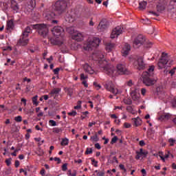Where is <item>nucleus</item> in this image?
Here are the masks:
<instances>
[{
	"label": "nucleus",
	"instance_id": "412c9836",
	"mask_svg": "<svg viewBox=\"0 0 176 176\" xmlns=\"http://www.w3.org/2000/svg\"><path fill=\"white\" fill-rule=\"evenodd\" d=\"M36 6V1L35 0H30L28 4V8H29V12L34 10V8Z\"/></svg>",
	"mask_w": 176,
	"mask_h": 176
},
{
	"label": "nucleus",
	"instance_id": "5fc2aeb1",
	"mask_svg": "<svg viewBox=\"0 0 176 176\" xmlns=\"http://www.w3.org/2000/svg\"><path fill=\"white\" fill-rule=\"evenodd\" d=\"M148 14H153V16H156L157 17L159 16V13L155 12L153 11H150L148 12Z\"/></svg>",
	"mask_w": 176,
	"mask_h": 176
},
{
	"label": "nucleus",
	"instance_id": "1a4fd4ad",
	"mask_svg": "<svg viewBox=\"0 0 176 176\" xmlns=\"http://www.w3.org/2000/svg\"><path fill=\"white\" fill-rule=\"evenodd\" d=\"M144 42H145V38H144V36H142V35H139L133 41V47H135V49L140 47V46H141Z\"/></svg>",
	"mask_w": 176,
	"mask_h": 176
},
{
	"label": "nucleus",
	"instance_id": "c756f323",
	"mask_svg": "<svg viewBox=\"0 0 176 176\" xmlns=\"http://www.w3.org/2000/svg\"><path fill=\"white\" fill-rule=\"evenodd\" d=\"M67 32H68V34H70V35H74V34H75L76 32V31H75V28L74 27H69L67 28L66 29Z\"/></svg>",
	"mask_w": 176,
	"mask_h": 176
},
{
	"label": "nucleus",
	"instance_id": "774afa93",
	"mask_svg": "<svg viewBox=\"0 0 176 176\" xmlns=\"http://www.w3.org/2000/svg\"><path fill=\"white\" fill-rule=\"evenodd\" d=\"M54 45H63V41H56L55 43H54Z\"/></svg>",
	"mask_w": 176,
	"mask_h": 176
},
{
	"label": "nucleus",
	"instance_id": "f3484780",
	"mask_svg": "<svg viewBox=\"0 0 176 176\" xmlns=\"http://www.w3.org/2000/svg\"><path fill=\"white\" fill-rule=\"evenodd\" d=\"M11 8L12 9L14 13H19V10L20 8L19 7V4L15 0H11Z\"/></svg>",
	"mask_w": 176,
	"mask_h": 176
},
{
	"label": "nucleus",
	"instance_id": "bf43d9fd",
	"mask_svg": "<svg viewBox=\"0 0 176 176\" xmlns=\"http://www.w3.org/2000/svg\"><path fill=\"white\" fill-rule=\"evenodd\" d=\"M157 9L158 12H162V10H164V7L160 6H157Z\"/></svg>",
	"mask_w": 176,
	"mask_h": 176
},
{
	"label": "nucleus",
	"instance_id": "4be33fe9",
	"mask_svg": "<svg viewBox=\"0 0 176 176\" xmlns=\"http://www.w3.org/2000/svg\"><path fill=\"white\" fill-rule=\"evenodd\" d=\"M6 30L7 31H10L14 28V23H13V20H10L7 21V25H6Z\"/></svg>",
	"mask_w": 176,
	"mask_h": 176
},
{
	"label": "nucleus",
	"instance_id": "72a5a7b5",
	"mask_svg": "<svg viewBox=\"0 0 176 176\" xmlns=\"http://www.w3.org/2000/svg\"><path fill=\"white\" fill-rule=\"evenodd\" d=\"M31 32V28L30 27H27L25 30L23 32V34L25 36H28V34Z\"/></svg>",
	"mask_w": 176,
	"mask_h": 176
},
{
	"label": "nucleus",
	"instance_id": "f704fd0d",
	"mask_svg": "<svg viewBox=\"0 0 176 176\" xmlns=\"http://www.w3.org/2000/svg\"><path fill=\"white\" fill-rule=\"evenodd\" d=\"M32 103L34 105H36V107L39 105V102H38V96H35L32 98Z\"/></svg>",
	"mask_w": 176,
	"mask_h": 176
},
{
	"label": "nucleus",
	"instance_id": "58836bf2",
	"mask_svg": "<svg viewBox=\"0 0 176 176\" xmlns=\"http://www.w3.org/2000/svg\"><path fill=\"white\" fill-rule=\"evenodd\" d=\"M176 67H173L170 71H166V74H170V76H173L175 74Z\"/></svg>",
	"mask_w": 176,
	"mask_h": 176
},
{
	"label": "nucleus",
	"instance_id": "c9c22d12",
	"mask_svg": "<svg viewBox=\"0 0 176 176\" xmlns=\"http://www.w3.org/2000/svg\"><path fill=\"white\" fill-rule=\"evenodd\" d=\"M53 133L60 134V133H63V129H61V128H54Z\"/></svg>",
	"mask_w": 176,
	"mask_h": 176
},
{
	"label": "nucleus",
	"instance_id": "37998d69",
	"mask_svg": "<svg viewBox=\"0 0 176 176\" xmlns=\"http://www.w3.org/2000/svg\"><path fill=\"white\" fill-rule=\"evenodd\" d=\"M82 108V101L79 100L78 104L74 107V109H80Z\"/></svg>",
	"mask_w": 176,
	"mask_h": 176
},
{
	"label": "nucleus",
	"instance_id": "8fccbe9b",
	"mask_svg": "<svg viewBox=\"0 0 176 176\" xmlns=\"http://www.w3.org/2000/svg\"><path fill=\"white\" fill-rule=\"evenodd\" d=\"M77 114L78 113H76V111H72V112L68 113L69 116H76Z\"/></svg>",
	"mask_w": 176,
	"mask_h": 176
},
{
	"label": "nucleus",
	"instance_id": "864d4df0",
	"mask_svg": "<svg viewBox=\"0 0 176 176\" xmlns=\"http://www.w3.org/2000/svg\"><path fill=\"white\" fill-rule=\"evenodd\" d=\"M94 85L96 87L97 90H100V89H101V85L97 82H94Z\"/></svg>",
	"mask_w": 176,
	"mask_h": 176
},
{
	"label": "nucleus",
	"instance_id": "f03ea898",
	"mask_svg": "<svg viewBox=\"0 0 176 176\" xmlns=\"http://www.w3.org/2000/svg\"><path fill=\"white\" fill-rule=\"evenodd\" d=\"M155 66H150L148 71L144 72L142 74V80L146 86L155 85V80L151 78L154 75Z\"/></svg>",
	"mask_w": 176,
	"mask_h": 176
},
{
	"label": "nucleus",
	"instance_id": "09e8293b",
	"mask_svg": "<svg viewBox=\"0 0 176 176\" xmlns=\"http://www.w3.org/2000/svg\"><path fill=\"white\" fill-rule=\"evenodd\" d=\"M119 168H120V170H122V171H124V173H126L127 171V170L124 167V165H123V164H120Z\"/></svg>",
	"mask_w": 176,
	"mask_h": 176
},
{
	"label": "nucleus",
	"instance_id": "49530a36",
	"mask_svg": "<svg viewBox=\"0 0 176 176\" xmlns=\"http://www.w3.org/2000/svg\"><path fill=\"white\" fill-rule=\"evenodd\" d=\"M66 170H68V164H64L62 166V171H65Z\"/></svg>",
	"mask_w": 176,
	"mask_h": 176
},
{
	"label": "nucleus",
	"instance_id": "473e14b6",
	"mask_svg": "<svg viewBox=\"0 0 176 176\" xmlns=\"http://www.w3.org/2000/svg\"><path fill=\"white\" fill-rule=\"evenodd\" d=\"M74 20H76V16H69L66 17V21H69V23H74Z\"/></svg>",
	"mask_w": 176,
	"mask_h": 176
},
{
	"label": "nucleus",
	"instance_id": "cd10ccee",
	"mask_svg": "<svg viewBox=\"0 0 176 176\" xmlns=\"http://www.w3.org/2000/svg\"><path fill=\"white\" fill-rule=\"evenodd\" d=\"M69 144V140L67 138H62V141L60 142V145L62 146H67Z\"/></svg>",
	"mask_w": 176,
	"mask_h": 176
},
{
	"label": "nucleus",
	"instance_id": "f8f14e48",
	"mask_svg": "<svg viewBox=\"0 0 176 176\" xmlns=\"http://www.w3.org/2000/svg\"><path fill=\"white\" fill-rule=\"evenodd\" d=\"M30 39L28 38V36H25L22 34L21 38H19L18 41V45L20 46H27L28 45Z\"/></svg>",
	"mask_w": 176,
	"mask_h": 176
},
{
	"label": "nucleus",
	"instance_id": "4468645a",
	"mask_svg": "<svg viewBox=\"0 0 176 176\" xmlns=\"http://www.w3.org/2000/svg\"><path fill=\"white\" fill-rule=\"evenodd\" d=\"M154 156H156V157H160V159L162 160V162H166V159H168V157H174V155L170 153V151H168L165 155L163 157V153L160 152L159 154H154Z\"/></svg>",
	"mask_w": 176,
	"mask_h": 176
},
{
	"label": "nucleus",
	"instance_id": "7c9ffc66",
	"mask_svg": "<svg viewBox=\"0 0 176 176\" xmlns=\"http://www.w3.org/2000/svg\"><path fill=\"white\" fill-rule=\"evenodd\" d=\"M60 91H61V89H60V88H54V89H52L51 91L50 94H54L55 96H57V94H58L60 93Z\"/></svg>",
	"mask_w": 176,
	"mask_h": 176
},
{
	"label": "nucleus",
	"instance_id": "2f4dec72",
	"mask_svg": "<svg viewBox=\"0 0 176 176\" xmlns=\"http://www.w3.org/2000/svg\"><path fill=\"white\" fill-rule=\"evenodd\" d=\"M111 93H113V94H115L116 96V94H121L122 93V90H119L118 89H115V88H111L110 89Z\"/></svg>",
	"mask_w": 176,
	"mask_h": 176
},
{
	"label": "nucleus",
	"instance_id": "aec40b11",
	"mask_svg": "<svg viewBox=\"0 0 176 176\" xmlns=\"http://www.w3.org/2000/svg\"><path fill=\"white\" fill-rule=\"evenodd\" d=\"M157 94L160 100H164V98H166L167 96L166 94V91H164V90L159 91V89H157Z\"/></svg>",
	"mask_w": 176,
	"mask_h": 176
},
{
	"label": "nucleus",
	"instance_id": "a18cd8bd",
	"mask_svg": "<svg viewBox=\"0 0 176 176\" xmlns=\"http://www.w3.org/2000/svg\"><path fill=\"white\" fill-rule=\"evenodd\" d=\"M91 160L94 167H98V162L96 161L94 159H91Z\"/></svg>",
	"mask_w": 176,
	"mask_h": 176
},
{
	"label": "nucleus",
	"instance_id": "3c124183",
	"mask_svg": "<svg viewBox=\"0 0 176 176\" xmlns=\"http://www.w3.org/2000/svg\"><path fill=\"white\" fill-rule=\"evenodd\" d=\"M124 127L125 129H130V127H131V124L125 122V123H124Z\"/></svg>",
	"mask_w": 176,
	"mask_h": 176
},
{
	"label": "nucleus",
	"instance_id": "ddd939ff",
	"mask_svg": "<svg viewBox=\"0 0 176 176\" xmlns=\"http://www.w3.org/2000/svg\"><path fill=\"white\" fill-rule=\"evenodd\" d=\"M148 155V151H144V149L140 148V151H136V156L135 159L136 160H140V158L144 159V157H146Z\"/></svg>",
	"mask_w": 176,
	"mask_h": 176
},
{
	"label": "nucleus",
	"instance_id": "4d7b16f0",
	"mask_svg": "<svg viewBox=\"0 0 176 176\" xmlns=\"http://www.w3.org/2000/svg\"><path fill=\"white\" fill-rule=\"evenodd\" d=\"M67 94L68 96H69V97H72V94H73L72 89H67Z\"/></svg>",
	"mask_w": 176,
	"mask_h": 176
},
{
	"label": "nucleus",
	"instance_id": "ea45409f",
	"mask_svg": "<svg viewBox=\"0 0 176 176\" xmlns=\"http://www.w3.org/2000/svg\"><path fill=\"white\" fill-rule=\"evenodd\" d=\"M49 124H50V126H51L52 127L57 126V122H56V121H54L53 120H50L49 121Z\"/></svg>",
	"mask_w": 176,
	"mask_h": 176
},
{
	"label": "nucleus",
	"instance_id": "6e6552de",
	"mask_svg": "<svg viewBox=\"0 0 176 176\" xmlns=\"http://www.w3.org/2000/svg\"><path fill=\"white\" fill-rule=\"evenodd\" d=\"M130 95L133 101L135 102H140V98H141V96L140 95V89L138 88H131Z\"/></svg>",
	"mask_w": 176,
	"mask_h": 176
},
{
	"label": "nucleus",
	"instance_id": "4c0bfd02",
	"mask_svg": "<svg viewBox=\"0 0 176 176\" xmlns=\"http://www.w3.org/2000/svg\"><path fill=\"white\" fill-rule=\"evenodd\" d=\"M168 142L170 146H174V145H175L176 140L174 138H169Z\"/></svg>",
	"mask_w": 176,
	"mask_h": 176
},
{
	"label": "nucleus",
	"instance_id": "0eeeda50",
	"mask_svg": "<svg viewBox=\"0 0 176 176\" xmlns=\"http://www.w3.org/2000/svg\"><path fill=\"white\" fill-rule=\"evenodd\" d=\"M168 63V56L166 53L163 52L162 58L160 59L157 65L160 69L167 68V63Z\"/></svg>",
	"mask_w": 176,
	"mask_h": 176
},
{
	"label": "nucleus",
	"instance_id": "680f3d73",
	"mask_svg": "<svg viewBox=\"0 0 176 176\" xmlns=\"http://www.w3.org/2000/svg\"><path fill=\"white\" fill-rule=\"evenodd\" d=\"M95 124H96V122L93 121L91 122H89L88 126L89 127H93V126H95Z\"/></svg>",
	"mask_w": 176,
	"mask_h": 176
},
{
	"label": "nucleus",
	"instance_id": "2eb2a0df",
	"mask_svg": "<svg viewBox=\"0 0 176 176\" xmlns=\"http://www.w3.org/2000/svg\"><path fill=\"white\" fill-rule=\"evenodd\" d=\"M130 50H131V47L130 46V45L125 44L121 51V53L123 57H126L129 56V53H130Z\"/></svg>",
	"mask_w": 176,
	"mask_h": 176
},
{
	"label": "nucleus",
	"instance_id": "de8ad7c7",
	"mask_svg": "<svg viewBox=\"0 0 176 176\" xmlns=\"http://www.w3.org/2000/svg\"><path fill=\"white\" fill-rule=\"evenodd\" d=\"M116 141H118V137L117 136H114L111 141V144H116Z\"/></svg>",
	"mask_w": 176,
	"mask_h": 176
},
{
	"label": "nucleus",
	"instance_id": "9b49d317",
	"mask_svg": "<svg viewBox=\"0 0 176 176\" xmlns=\"http://www.w3.org/2000/svg\"><path fill=\"white\" fill-rule=\"evenodd\" d=\"M122 32V28H120V26H118L112 30L110 38L111 39H115L118 38V36H119V35H120Z\"/></svg>",
	"mask_w": 176,
	"mask_h": 176
},
{
	"label": "nucleus",
	"instance_id": "a878e982",
	"mask_svg": "<svg viewBox=\"0 0 176 176\" xmlns=\"http://www.w3.org/2000/svg\"><path fill=\"white\" fill-rule=\"evenodd\" d=\"M171 118V114L165 113L160 117V120H168Z\"/></svg>",
	"mask_w": 176,
	"mask_h": 176
},
{
	"label": "nucleus",
	"instance_id": "e433bc0d",
	"mask_svg": "<svg viewBox=\"0 0 176 176\" xmlns=\"http://www.w3.org/2000/svg\"><path fill=\"white\" fill-rule=\"evenodd\" d=\"M124 104H126V105H131L133 104V100L130 98H125L124 99Z\"/></svg>",
	"mask_w": 176,
	"mask_h": 176
},
{
	"label": "nucleus",
	"instance_id": "6e6d98bb",
	"mask_svg": "<svg viewBox=\"0 0 176 176\" xmlns=\"http://www.w3.org/2000/svg\"><path fill=\"white\" fill-rule=\"evenodd\" d=\"M141 94L143 96H146V89L145 88H142L141 89Z\"/></svg>",
	"mask_w": 176,
	"mask_h": 176
},
{
	"label": "nucleus",
	"instance_id": "c03bdc74",
	"mask_svg": "<svg viewBox=\"0 0 176 176\" xmlns=\"http://www.w3.org/2000/svg\"><path fill=\"white\" fill-rule=\"evenodd\" d=\"M127 86H129V87H134V84L133 83V80H130L126 82Z\"/></svg>",
	"mask_w": 176,
	"mask_h": 176
},
{
	"label": "nucleus",
	"instance_id": "20e7f679",
	"mask_svg": "<svg viewBox=\"0 0 176 176\" xmlns=\"http://www.w3.org/2000/svg\"><path fill=\"white\" fill-rule=\"evenodd\" d=\"M33 28L37 30L39 35L45 38L47 36V34H49V28L46 24H36L33 25Z\"/></svg>",
	"mask_w": 176,
	"mask_h": 176
},
{
	"label": "nucleus",
	"instance_id": "dca6fc26",
	"mask_svg": "<svg viewBox=\"0 0 176 176\" xmlns=\"http://www.w3.org/2000/svg\"><path fill=\"white\" fill-rule=\"evenodd\" d=\"M72 38L78 42H80V41L83 40V34L78 31H76V32H74L72 36Z\"/></svg>",
	"mask_w": 176,
	"mask_h": 176
},
{
	"label": "nucleus",
	"instance_id": "a19ab883",
	"mask_svg": "<svg viewBox=\"0 0 176 176\" xmlns=\"http://www.w3.org/2000/svg\"><path fill=\"white\" fill-rule=\"evenodd\" d=\"M15 122H17L18 123H20L23 120V117L21 116H18L14 118Z\"/></svg>",
	"mask_w": 176,
	"mask_h": 176
},
{
	"label": "nucleus",
	"instance_id": "f257e3e1",
	"mask_svg": "<svg viewBox=\"0 0 176 176\" xmlns=\"http://www.w3.org/2000/svg\"><path fill=\"white\" fill-rule=\"evenodd\" d=\"M94 57H96V61L99 63V67L101 71H103L109 76H117V75H124L127 74V68L126 65L118 64L116 66L117 69L112 65L108 64V61L104 59V55L101 52L94 54Z\"/></svg>",
	"mask_w": 176,
	"mask_h": 176
},
{
	"label": "nucleus",
	"instance_id": "9d476101",
	"mask_svg": "<svg viewBox=\"0 0 176 176\" xmlns=\"http://www.w3.org/2000/svg\"><path fill=\"white\" fill-rule=\"evenodd\" d=\"M52 33L54 36H56V38H58V36H63V34H64V29L60 26H55L52 29Z\"/></svg>",
	"mask_w": 176,
	"mask_h": 176
},
{
	"label": "nucleus",
	"instance_id": "393cba45",
	"mask_svg": "<svg viewBox=\"0 0 176 176\" xmlns=\"http://www.w3.org/2000/svg\"><path fill=\"white\" fill-rule=\"evenodd\" d=\"M105 49L109 53V52H112V50H113V49H115V44L109 43L106 45Z\"/></svg>",
	"mask_w": 176,
	"mask_h": 176
},
{
	"label": "nucleus",
	"instance_id": "b1692460",
	"mask_svg": "<svg viewBox=\"0 0 176 176\" xmlns=\"http://www.w3.org/2000/svg\"><path fill=\"white\" fill-rule=\"evenodd\" d=\"M132 120L136 127H138L139 126H141V124H142V120L139 117L136 118H133Z\"/></svg>",
	"mask_w": 176,
	"mask_h": 176
},
{
	"label": "nucleus",
	"instance_id": "338daca9",
	"mask_svg": "<svg viewBox=\"0 0 176 176\" xmlns=\"http://www.w3.org/2000/svg\"><path fill=\"white\" fill-rule=\"evenodd\" d=\"M172 105H173V107H176V98L173 100Z\"/></svg>",
	"mask_w": 176,
	"mask_h": 176
},
{
	"label": "nucleus",
	"instance_id": "5701e85b",
	"mask_svg": "<svg viewBox=\"0 0 176 176\" xmlns=\"http://www.w3.org/2000/svg\"><path fill=\"white\" fill-rule=\"evenodd\" d=\"M43 16L46 20H52V19H54L56 14L54 12H48L43 14Z\"/></svg>",
	"mask_w": 176,
	"mask_h": 176
},
{
	"label": "nucleus",
	"instance_id": "6ab92c4d",
	"mask_svg": "<svg viewBox=\"0 0 176 176\" xmlns=\"http://www.w3.org/2000/svg\"><path fill=\"white\" fill-rule=\"evenodd\" d=\"M83 68L85 72H87V74H94V69H93V68L90 67L89 64L86 63L85 65H84Z\"/></svg>",
	"mask_w": 176,
	"mask_h": 176
},
{
	"label": "nucleus",
	"instance_id": "052dcab7",
	"mask_svg": "<svg viewBox=\"0 0 176 176\" xmlns=\"http://www.w3.org/2000/svg\"><path fill=\"white\" fill-rule=\"evenodd\" d=\"M54 162H57L58 164H60V163H61V159H60L58 157H54Z\"/></svg>",
	"mask_w": 176,
	"mask_h": 176
},
{
	"label": "nucleus",
	"instance_id": "7ed1b4c3",
	"mask_svg": "<svg viewBox=\"0 0 176 176\" xmlns=\"http://www.w3.org/2000/svg\"><path fill=\"white\" fill-rule=\"evenodd\" d=\"M100 42H101V40L96 37L89 39L87 45L84 46V50H93V49H96V47H98V46H100Z\"/></svg>",
	"mask_w": 176,
	"mask_h": 176
},
{
	"label": "nucleus",
	"instance_id": "69168bd1",
	"mask_svg": "<svg viewBox=\"0 0 176 176\" xmlns=\"http://www.w3.org/2000/svg\"><path fill=\"white\" fill-rule=\"evenodd\" d=\"M139 144L140 145V146H145V142L144 140H140Z\"/></svg>",
	"mask_w": 176,
	"mask_h": 176
},
{
	"label": "nucleus",
	"instance_id": "0e129e2a",
	"mask_svg": "<svg viewBox=\"0 0 176 176\" xmlns=\"http://www.w3.org/2000/svg\"><path fill=\"white\" fill-rule=\"evenodd\" d=\"M6 163L7 166H9L10 164H12V161L10 160V159H8L6 160Z\"/></svg>",
	"mask_w": 176,
	"mask_h": 176
},
{
	"label": "nucleus",
	"instance_id": "c85d7f7f",
	"mask_svg": "<svg viewBox=\"0 0 176 176\" xmlns=\"http://www.w3.org/2000/svg\"><path fill=\"white\" fill-rule=\"evenodd\" d=\"M146 1H141L139 3V9H140V10H144V9L146 8Z\"/></svg>",
	"mask_w": 176,
	"mask_h": 176
},
{
	"label": "nucleus",
	"instance_id": "79ce46f5",
	"mask_svg": "<svg viewBox=\"0 0 176 176\" xmlns=\"http://www.w3.org/2000/svg\"><path fill=\"white\" fill-rule=\"evenodd\" d=\"M91 140L93 141V142H97V141H98V135H95L94 136L91 137Z\"/></svg>",
	"mask_w": 176,
	"mask_h": 176
},
{
	"label": "nucleus",
	"instance_id": "39448f33",
	"mask_svg": "<svg viewBox=\"0 0 176 176\" xmlns=\"http://www.w3.org/2000/svg\"><path fill=\"white\" fill-rule=\"evenodd\" d=\"M131 62L133 63V67L139 71H141V69H145L146 67V64L144 61V58H142V56H139L135 60H131Z\"/></svg>",
	"mask_w": 176,
	"mask_h": 176
},
{
	"label": "nucleus",
	"instance_id": "a211bd4d",
	"mask_svg": "<svg viewBox=\"0 0 176 176\" xmlns=\"http://www.w3.org/2000/svg\"><path fill=\"white\" fill-rule=\"evenodd\" d=\"M107 28H108V25H107V23H104V22H102V21H100L98 26L97 27V30L100 32H104V31H105Z\"/></svg>",
	"mask_w": 176,
	"mask_h": 176
},
{
	"label": "nucleus",
	"instance_id": "bb28decb",
	"mask_svg": "<svg viewBox=\"0 0 176 176\" xmlns=\"http://www.w3.org/2000/svg\"><path fill=\"white\" fill-rule=\"evenodd\" d=\"M126 111H127V112H129V113H132V115H135V113H137V111H135V109H134L133 106H127Z\"/></svg>",
	"mask_w": 176,
	"mask_h": 176
},
{
	"label": "nucleus",
	"instance_id": "423d86ee",
	"mask_svg": "<svg viewBox=\"0 0 176 176\" xmlns=\"http://www.w3.org/2000/svg\"><path fill=\"white\" fill-rule=\"evenodd\" d=\"M52 8L56 12H58V13L60 14V13H63V11L65 10L67 8V3L64 0L58 1L52 6Z\"/></svg>",
	"mask_w": 176,
	"mask_h": 176
},
{
	"label": "nucleus",
	"instance_id": "e2e57ef3",
	"mask_svg": "<svg viewBox=\"0 0 176 176\" xmlns=\"http://www.w3.org/2000/svg\"><path fill=\"white\" fill-rule=\"evenodd\" d=\"M59 72H60L59 68H56L55 69H54V73L55 75H58Z\"/></svg>",
	"mask_w": 176,
	"mask_h": 176
},
{
	"label": "nucleus",
	"instance_id": "603ef678",
	"mask_svg": "<svg viewBox=\"0 0 176 176\" xmlns=\"http://www.w3.org/2000/svg\"><path fill=\"white\" fill-rule=\"evenodd\" d=\"M85 153L86 155H90L93 153V149L87 148Z\"/></svg>",
	"mask_w": 176,
	"mask_h": 176
},
{
	"label": "nucleus",
	"instance_id": "13d9d810",
	"mask_svg": "<svg viewBox=\"0 0 176 176\" xmlns=\"http://www.w3.org/2000/svg\"><path fill=\"white\" fill-rule=\"evenodd\" d=\"M80 79L81 80H85V79H87V76H85L84 74H80Z\"/></svg>",
	"mask_w": 176,
	"mask_h": 176
}]
</instances>
